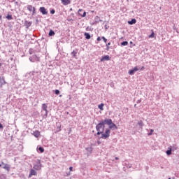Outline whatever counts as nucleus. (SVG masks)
Returning <instances> with one entry per match:
<instances>
[{
  "label": "nucleus",
  "instance_id": "obj_1",
  "mask_svg": "<svg viewBox=\"0 0 179 179\" xmlns=\"http://www.w3.org/2000/svg\"><path fill=\"white\" fill-rule=\"evenodd\" d=\"M106 124V123L104 122V120H102L96 126V129L97 131L96 135H101V134L104 132Z\"/></svg>",
  "mask_w": 179,
  "mask_h": 179
},
{
  "label": "nucleus",
  "instance_id": "obj_2",
  "mask_svg": "<svg viewBox=\"0 0 179 179\" xmlns=\"http://www.w3.org/2000/svg\"><path fill=\"white\" fill-rule=\"evenodd\" d=\"M104 122L106 123V125H108L109 129H113V131H114V129H118V127H117V125L113 123V120L105 119Z\"/></svg>",
  "mask_w": 179,
  "mask_h": 179
},
{
  "label": "nucleus",
  "instance_id": "obj_3",
  "mask_svg": "<svg viewBox=\"0 0 179 179\" xmlns=\"http://www.w3.org/2000/svg\"><path fill=\"white\" fill-rule=\"evenodd\" d=\"M110 131L109 129H106L105 133L103 132L101 134V136L100 137L101 139H107V138H110Z\"/></svg>",
  "mask_w": 179,
  "mask_h": 179
},
{
  "label": "nucleus",
  "instance_id": "obj_4",
  "mask_svg": "<svg viewBox=\"0 0 179 179\" xmlns=\"http://www.w3.org/2000/svg\"><path fill=\"white\" fill-rule=\"evenodd\" d=\"M47 108H48V106H47V104L43 103L42 104V113H43V111H45L43 118H47V116L48 115V110H47Z\"/></svg>",
  "mask_w": 179,
  "mask_h": 179
},
{
  "label": "nucleus",
  "instance_id": "obj_5",
  "mask_svg": "<svg viewBox=\"0 0 179 179\" xmlns=\"http://www.w3.org/2000/svg\"><path fill=\"white\" fill-rule=\"evenodd\" d=\"M29 61L31 62H40V57H37L36 55H34L29 57Z\"/></svg>",
  "mask_w": 179,
  "mask_h": 179
},
{
  "label": "nucleus",
  "instance_id": "obj_6",
  "mask_svg": "<svg viewBox=\"0 0 179 179\" xmlns=\"http://www.w3.org/2000/svg\"><path fill=\"white\" fill-rule=\"evenodd\" d=\"M34 170H41V162L40 160H38V162L36 164L34 165Z\"/></svg>",
  "mask_w": 179,
  "mask_h": 179
},
{
  "label": "nucleus",
  "instance_id": "obj_7",
  "mask_svg": "<svg viewBox=\"0 0 179 179\" xmlns=\"http://www.w3.org/2000/svg\"><path fill=\"white\" fill-rule=\"evenodd\" d=\"M39 10L42 15H48V11H47L45 7H40Z\"/></svg>",
  "mask_w": 179,
  "mask_h": 179
},
{
  "label": "nucleus",
  "instance_id": "obj_8",
  "mask_svg": "<svg viewBox=\"0 0 179 179\" xmlns=\"http://www.w3.org/2000/svg\"><path fill=\"white\" fill-rule=\"evenodd\" d=\"M139 71V69H138V66H135L133 69L129 71V75H134V73H135V72Z\"/></svg>",
  "mask_w": 179,
  "mask_h": 179
},
{
  "label": "nucleus",
  "instance_id": "obj_9",
  "mask_svg": "<svg viewBox=\"0 0 179 179\" xmlns=\"http://www.w3.org/2000/svg\"><path fill=\"white\" fill-rule=\"evenodd\" d=\"M78 15L82 16V17H85L86 16V11H83L82 9L78 10Z\"/></svg>",
  "mask_w": 179,
  "mask_h": 179
},
{
  "label": "nucleus",
  "instance_id": "obj_10",
  "mask_svg": "<svg viewBox=\"0 0 179 179\" xmlns=\"http://www.w3.org/2000/svg\"><path fill=\"white\" fill-rule=\"evenodd\" d=\"M3 85H6V81H5V78L0 77V86L2 87Z\"/></svg>",
  "mask_w": 179,
  "mask_h": 179
},
{
  "label": "nucleus",
  "instance_id": "obj_11",
  "mask_svg": "<svg viewBox=\"0 0 179 179\" xmlns=\"http://www.w3.org/2000/svg\"><path fill=\"white\" fill-rule=\"evenodd\" d=\"M104 61H110V56L105 55L101 58V62H103Z\"/></svg>",
  "mask_w": 179,
  "mask_h": 179
},
{
  "label": "nucleus",
  "instance_id": "obj_12",
  "mask_svg": "<svg viewBox=\"0 0 179 179\" xmlns=\"http://www.w3.org/2000/svg\"><path fill=\"white\" fill-rule=\"evenodd\" d=\"M32 23H33L32 22H29L27 20H25L24 24V26H26L27 29H29V27H30V26H31Z\"/></svg>",
  "mask_w": 179,
  "mask_h": 179
},
{
  "label": "nucleus",
  "instance_id": "obj_13",
  "mask_svg": "<svg viewBox=\"0 0 179 179\" xmlns=\"http://www.w3.org/2000/svg\"><path fill=\"white\" fill-rule=\"evenodd\" d=\"M62 3L66 6V5H69L71 3V0H62Z\"/></svg>",
  "mask_w": 179,
  "mask_h": 179
},
{
  "label": "nucleus",
  "instance_id": "obj_14",
  "mask_svg": "<svg viewBox=\"0 0 179 179\" xmlns=\"http://www.w3.org/2000/svg\"><path fill=\"white\" fill-rule=\"evenodd\" d=\"M32 135H34L35 138H38L40 136V131L38 130H36L33 132Z\"/></svg>",
  "mask_w": 179,
  "mask_h": 179
},
{
  "label": "nucleus",
  "instance_id": "obj_15",
  "mask_svg": "<svg viewBox=\"0 0 179 179\" xmlns=\"http://www.w3.org/2000/svg\"><path fill=\"white\" fill-rule=\"evenodd\" d=\"M3 169H4V170H6L8 171H10V165L6 164H4V166H3Z\"/></svg>",
  "mask_w": 179,
  "mask_h": 179
},
{
  "label": "nucleus",
  "instance_id": "obj_16",
  "mask_svg": "<svg viewBox=\"0 0 179 179\" xmlns=\"http://www.w3.org/2000/svg\"><path fill=\"white\" fill-rule=\"evenodd\" d=\"M31 176H37V172L34 169H31L29 177H31Z\"/></svg>",
  "mask_w": 179,
  "mask_h": 179
},
{
  "label": "nucleus",
  "instance_id": "obj_17",
  "mask_svg": "<svg viewBox=\"0 0 179 179\" xmlns=\"http://www.w3.org/2000/svg\"><path fill=\"white\" fill-rule=\"evenodd\" d=\"M135 23H136V19L135 18H133L131 19V20L128 21V24L132 25V24H135Z\"/></svg>",
  "mask_w": 179,
  "mask_h": 179
},
{
  "label": "nucleus",
  "instance_id": "obj_18",
  "mask_svg": "<svg viewBox=\"0 0 179 179\" xmlns=\"http://www.w3.org/2000/svg\"><path fill=\"white\" fill-rule=\"evenodd\" d=\"M48 36H49V37H52V36H55V32L54 31V30L50 29L49 31Z\"/></svg>",
  "mask_w": 179,
  "mask_h": 179
},
{
  "label": "nucleus",
  "instance_id": "obj_19",
  "mask_svg": "<svg viewBox=\"0 0 179 179\" xmlns=\"http://www.w3.org/2000/svg\"><path fill=\"white\" fill-rule=\"evenodd\" d=\"M138 125H139V128L142 129V127L145 126V124H143V122L142 120H140L138 122Z\"/></svg>",
  "mask_w": 179,
  "mask_h": 179
},
{
  "label": "nucleus",
  "instance_id": "obj_20",
  "mask_svg": "<svg viewBox=\"0 0 179 179\" xmlns=\"http://www.w3.org/2000/svg\"><path fill=\"white\" fill-rule=\"evenodd\" d=\"M84 36H85L86 40H90L91 38L90 34L87 32H85Z\"/></svg>",
  "mask_w": 179,
  "mask_h": 179
},
{
  "label": "nucleus",
  "instance_id": "obj_21",
  "mask_svg": "<svg viewBox=\"0 0 179 179\" xmlns=\"http://www.w3.org/2000/svg\"><path fill=\"white\" fill-rule=\"evenodd\" d=\"M104 103H101L100 105L98 106V108H99V110H101V111H103V110H104Z\"/></svg>",
  "mask_w": 179,
  "mask_h": 179
},
{
  "label": "nucleus",
  "instance_id": "obj_22",
  "mask_svg": "<svg viewBox=\"0 0 179 179\" xmlns=\"http://www.w3.org/2000/svg\"><path fill=\"white\" fill-rule=\"evenodd\" d=\"M33 8H34V7H33V6H31V5L27 6V9H28V10H29V12H32Z\"/></svg>",
  "mask_w": 179,
  "mask_h": 179
},
{
  "label": "nucleus",
  "instance_id": "obj_23",
  "mask_svg": "<svg viewBox=\"0 0 179 179\" xmlns=\"http://www.w3.org/2000/svg\"><path fill=\"white\" fill-rule=\"evenodd\" d=\"M171 148H169V150H166V153L168 156H170V155H171Z\"/></svg>",
  "mask_w": 179,
  "mask_h": 179
},
{
  "label": "nucleus",
  "instance_id": "obj_24",
  "mask_svg": "<svg viewBox=\"0 0 179 179\" xmlns=\"http://www.w3.org/2000/svg\"><path fill=\"white\" fill-rule=\"evenodd\" d=\"M6 19H8V20H12V19H13V17H12V15H7V16L6 17Z\"/></svg>",
  "mask_w": 179,
  "mask_h": 179
},
{
  "label": "nucleus",
  "instance_id": "obj_25",
  "mask_svg": "<svg viewBox=\"0 0 179 179\" xmlns=\"http://www.w3.org/2000/svg\"><path fill=\"white\" fill-rule=\"evenodd\" d=\"M38 150H39V152H41V153H44V148L39 147Z\"/></svg>",
  "mask_w": 179,
  "mask_h": 179
},
{
  "label": "nucleus",
  "instance_id": "obj_26",
  "mask_svg": "<svg viewBox=\"0 0 179 179\" xmlns=\"http://www.w3.org/2000/svg\"><path fill=\"white\" fill-rule=\"evenodd\" d=\"M76 54H78V52L73 50V51L71 53V55H72L73 57H76Z\"/></svg>",
  "mask_w": 179,
  "mask_h": 179
},
{
  "label": "nucleus",
  "instance_id": "obj_27",
  "mask_svg": "<svg viewBox=\"0 0 179 179\" xmlns=\"http://www.w3.org/2000/svg\"><path fill=\"white\" fill-rule=\"evenodd\" d=\"M153 132H155V130H153L152 129H150V132L148 134V136H150L153 134Z\"/></svg>",
  "mask_w": 179,
  "mask_h": 179
},
{
  "label": "nucleus",
  "instance_id": "obj_28",
  "mask_svg": "<svg viewBox=\"0 0 179 179\" xmlns=\"http://www.w3.org/2000/svg\"><path fill=\"white\" fill-rule=\"evenodd\" d=\"M121 45L125 46L128 45V41H123L121 43Z\"/></svg>",
  "mask_w": 179,
  "mask_h": 179
},
{
  "label": "nucleus",
  "instance_id": "obj_29",
  "mask_svg": "<svg viewBox=\"0 0 179 179\" xmlns=\"http://www.w3.org/2000/svg\"><path fill=\"white\" fill-rule=\"evenodd\" d=\"M153 37H155V32H152V34L149 36L150 38H152Z\"/></svg>",
  "mask_w": 179,
  "mask_h": 179
},
{
  "label": "nucleus",
  "instance_id": "obj_30",
  "mask_svg": "<svg viewBox=\"0 0 179 179\" xmlns=\"http://www.w3.org/2000/svg\"><path fill=\"white\" fill-rule=\"evenodd\" d=\"M101 39L103 40L104 43H107V38H106V37L102 36Z\"/></svg>",
  "mask_w": 179,
  "mask_h": 179
},
{
  "label": "nucleus",
  "instance_id": "obj_31",
  "mask_svg": "<svg viewBox=\"0 0 179 179\" xmlns=\"http://www.w3.org/2000/svg\"><path fill=\"white\" fill-rule=\"evenodd\" d=\"M36 13V8H32V15H34Z\"/></svg>",
  "mask_w": 179,
  "mask_h": 179
},
{
  "label": "nucleus",
  "instance_id": "obj_32",
  "mask_svg": "<svg viewBox=\"0 0 179 179\" xmlns=\"http://www.w3.org/2000/svg\"><path fill=\"white\" fill-rule=\"evenodd\" d=\"M171 149H174L175 150H177V146L173 145L170 147Z\"/></svg>",
  "mask_w": 179,
  "mask_h": 179
},
{
  "label": "nucleus",
  "instance_id": "obj_33",
  "mask_svg": "<svg viewBox=\"0 0 179 179\" xmlns=\"http://www.w3.org/2000/svg\"><path fill=\"white\" fill-rule=\"evenodd\" d=\"M55 94H57V95L59 94V90H56L55 91Z\"/></svg>",
  "mask_w": 179,
  "mask_h": 179
},
{
  "label": "nucleus",
  "instance_id": "obj_34",
  "mask_svg": "<svg viewBox=\"0 0 179 179\" xmlns=\"http://www.w3.org/2000/svg\"><path fill=\"white\" fill-rule=\"evenodd\" d=\"M50 13H51V15H54V13H55V10H54V9L51 10Z\"/></svg>",
  "mask_w": 179,
  "mask_h": 179
},
{
  "label": "nucleus",
  "instance_id": "obj_35",
  "mask_svg": "<svg viewBox=\"0 0 179 179\" xmlns=\"http://www.w3.org/2000/svg\"><path fill=\"white\" fill-rule=\"evenodd\" d=\"M29 54L30 55L33 54V49H31V48L29 49Z\"/></svg>",
  "mask_w": 179,
  "mask_h": 179
},
{
  "label": "nucleus",
  "instance_id": "obj_36",
  "mask_svg": "<svg viewBox=\"0 0 179 179\" xmlns=\"http://www.w3.org/2000/svg\"><path fill=\"white\" fill-rule=\"evenodd\" d=\"M97 41H101V38H100V36H99L97 38H96Z\"/></svg>",
  "mask_w": 179,
  "mask_h": 179
},
{
  "label": "nucleus",
  "instance_id": "obj_37",
  "mask_svg": "<svg viewBox=\"0 0 179 179\" xmlns=\"http://www.w3.org/2000/svg\"><path fill=\"white\" fill-rule=\"evenodd\" d=\"M0 129H3V125H2V124L0 123Z\"/></svg>",
  "mask_w": 179,
  "mask_h": 179
},
{
  "label": "nucleus",
  "instance_id": "obj_38",
  "mask_svg": "<svg viewBox=\"0 0 179 179\" xmlns=\"http://www.w3.org/2000/svg\"><path fill=\"white\" fill-rule=\"evenodd\" d=\"M109 45H111V42H109L106 44V47H109Z\"/></svg>",
  "mask_w": 179,
  "mask_h": 179
},
{
  "label": "nucleus",
  "instance_id": "obj_39",
  "mask_svg": "<svg viewBox=\"0 0 179 179\" xmlns=\"http://www.w3.org/2000/svg\"><path fill=\"white\" fill-rule=\"evenodd\" d=\"M145 69V66H142L141 69H140V71H143Z\"/></svg>",
  "mask_w": 179,
  "mask_h": 179
},
{
  "label": "nucleus",
  "instance_id": "obj_40",
  "mask_svg": "<svg viewBox=\"0 0 179 179\" xmlns=\"http://www.w3.org/2000/svg\"><path fill=\"white\" fill-rule=\"evenodd\" d=\"M110 50V46H106V51H108Z\"/></svg>",
  "mask_w": 179,
  "mask_h": 179
},
{
  "label": "nucleus",
  "instance_id": "obj_41",
  "mask_svg": "<svg viewBox=\"0 0 179 179\" xmlns=\"http://www.w3.org/2000/svg\"><path fill=\"white\" fill-rule=\"evenodd\" d=\"M73 169V168L72 166H70V167H69L70 171H72Z\"/></svg>",
  "mask_w": 179,
  "mask_h": 179
},
{
  "label": "nucleus",
  "instance_id": "obj_42",
  "mask_svg": "<svg viewBox=\"0 0 179 179\" xmlns=\"http://www.w3.org/2000/svg\"><path fill=\"white\" fill-rule=\"evenodd\" d=\"M142 101V99H138V101H137V103H141Z\"/></svg>",
  "mask_w": 179,
  "mask_h": 179
},
{
  "label": "nucleus",
  "instance_id": "obj_43",
  "mask_svg": "<svg viewBox=\"0 0 179 179\" xmlns=\"http://www.w3.org/2000/svg\"><path fill=\"white\" fill-rule=\"evenodd\" d=\"M34 73H37V72H36V71H33V72H32V75H34Z\"/></svg>",
  "mask_w": 179,
  "mask_h": 179
},
{
  "label": "nucleus",
  "instance_id": "obj_44",
  "mask_svg": "<svg viewBox=\"0 0 179 179\" xmlns=\"http://www.w3.org/2000/svg\"><path fill=\"white\" fill-rule=\"evenodd\" d=\"M1 164H3V166H5V163L3 162H1Z\"/></svg>",
  "mask_w": 179,
  "mask_h": 179
},
{
  "label": "nucleus",
  "instance_id": "obj_45",
  "mask_svg": "<svg viewBox=\"0 0 179 179\" xmlns=\"http://www.w3.org/2000/svg\"><path fill=\"white\" fill-rule=\"evenodd\" d=\"M0 20H2V15H0Z\"/></svg>",
  "mask_w": 179,
  "mask_h": 179
},
{
  "label": "nucleus",
  "instance_id": "obj_46",
  "mask_svg": "<svg viewBox=\"0 0 179 179\" xmlns=\"http://www.w3.org/2000/svg\"><path fill=\"white\" fill-rule=\"evenodd\" d=\"M119 159V158L118 157H115V160H118Z\"/></svg>",
  "mask_w": 179,
  "mask_h": 179
},
{
  "label": "nucleus",
  "instance_id": "obj_47",
  "mask_svg": "<svg viewBox=\"0 0 179 179\" xmlns=\"http://www.w3.org/2000/svg\"><path fill=\"white\" fill-rule=\"evenodd\" d=\"M2 66V64L0 63V68Z\"/></svg>",
  "mask_w": 179,
  "mask_h": 179
},
{
  "label": "nucleus",
  "instance_id": "obj_48",
  "mask_svg": "<svg viewBox=\"0 0 179 179\" xmlns=\"http://www.w3.org/2000/svg\"><path fill=\"white\" fill-rule=\"evenodd\" d=\"M1 177H3V175H2V176H0V178H1Z\"/></svg>",
  "mask_w": 179,
  "mask_h": 179
},
{
  "label": "nucleus",
  "instance_id": "obj_49",
  "mask_svg": "<svg viewBox=\"0 0 179 179\" xmlns=\"http://www.w3.org/2000/svg\"><path fill=\"white\" fill-rule=\"evenodd\" d=\"M0 167H2V164H0Z\"/></svg>",
  "mask_w": 179,
  "mask_h": 179
},
{
  "label": "nucleus",
  "instance_id": "obj_50",
  "mask_svg": "<svg viewBox=\"0 0 179 179\" xmlns=\"http://www.w3.org/2000/svg\"><path fill=\"white\" fill-rule=\"evenodd\" d=\"M96 19H100L99 17L96 16Z\"/></svg>",
  "mask_w": 179,
  "mask_h": 179
},
{
  "label": "nucleus",
  "instance_id": "obj_51",
  "mask_svg": "<svg viewBox=\"0 0 179 179\" xmlns=\"http://www.w3.org/2000/svg\"><path fill=\"white\" fill-rule=\"evenodd\" d=\"M99 21H100V22H103V20H100V19H99Z\"/></svg>",
  "mask_w": 179,
  "mask_h": 179
},
{
  "label": "nucleus",
  "instance_id": "obj_52",
  "mask_svg": "<svg viewBox=\"0 0 179 179\" xmlns=\"http://www.w3.org/2000/svg\"><path fill=\"white\" fill-rule=\"evenodd\" d=\"M69 22H71V20H68Z\"/></svg>",
  "mask_w": 179,
  "mask_h": 179
},
{
  "label": "nucleus",
  "instance_id": "obj_53",
  "mask_svg": "<svg viewBox=\"0 0 179 179\" xmlns=\"http://www.w3.org/2000/svg\"><path fill=\"white\" fill-rule=\"evenodd\" d=\"M134 107H136V104L134 105Z\"/></svg>",
  "mask_w": 179,
  "mask_h": 179
},
{
  "label": "nucleus",
  "instance_id": "obj_54",
  "mask_svg": "<svg viewBox=\"0 0 179 179\" xmlns=\"http://www.w3.org/2000/svg\"><path fill=\"white\" fill-rule=\"evenodd\" d=\"M36 22H38V20H36Z\"/></svg>",
  "mask_w": 179,
  "mask_h": 179
},
{
  "label": "nucleus",
  "instance_id": "obj_55",
  "mask_svg": "<svg viewBox=\"0 0 179 179\" xmlns=\"http://www.w3.org/2000/svg\"><path fill=\"white\" fill-rule=\"evenodd\" d=\"M168 179H171V178H169Z\"/></svg>",
  "mask_w": 179,
  "mask_h": 179
},
{
  "label": "nucleus",
  "instance_id": "obj_56",
  "mask_svg": "<svg viewBox=\"0 0 179 179\" xmlns=\"http://www.w3.org/2000/svg\"><path fill=\"white\" fill-rule=\"evenodd\" d=\"M106 29H107V27H106Z\"/></svg>",
  "mask_w": 179,
  "mask_h": 179
},
{
  "label": "nucleus",
  "instance_id": "obj_57",
  "mask_svg": "<svg viewBox=\"0 0 179 179\" xmlns=\"http://www.w3.org/2000/svg\"><path fill=\"white\" fill-rule=\"evenodd\" d=\"M106 29H107V27H106Z\"/></svg>",
  "mask_w": 179,
  "mask_h": 179
}]
</instances>
